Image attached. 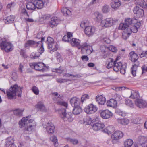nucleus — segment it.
Returning <instances> with one entry per match:
<instances>
[{"label":"nucleus","instance_id":"43","mask_svg":"<svg viewBox=\"0 0 147 147\" xmlns=\"http://www.w3.org/2000/svg\"><path fill=\"white\" fill-rule=\"evenodd\" d=\"M50 140L53 142L54 144L55 147L58 146L57 139V137L55 136H53L50 137Z\"/></svg>","mask_w":147,"mask_h":147},{"label":"nucleus","instance_id":"32","mask_svg":"<svg viewBox=\"0 0 147 147\" xmlns=\"http://www.w3.org/2000/svg\"><path fill=\"white\" fill-rule=\"evenodd\" d=\"M14 20V17L13 15H10L5 18L4 22L6 24L13 23Z\"/></svg>","mask_w":147,"mask_h":147},{"label":"nucleus","instance_id":"57","mask_svg":"<svg viewBox=\"0 0 147 147\" xmlns=\"http://www.w3.org/2000/svg\"><path fill=\"white\" fill-rule=\"evenodd\" d=\"M16 4L14 2H11V3H8L6 6L7 9H11L13 8L15 6Z\"/></svg>","mask_w":147,"mask_h":147},{"label":"nucleus","instance_id":"23","mask_svg":"<svg viewBox=\"0 0 147 147\" xmlns=\"http://www.w3.org/2000/svg\"><path fill=\"white\" fill-rule=\"evenodd\" d=\"M70 102L72 106L77 107L79 105L80 99L76 97H73L70 99Z\"/></svg>","mask_w":147,"mask_h":147},{"label":"nucleus","instance_id":"52","mask_svg":"<svg viewBox=\"0 0 147 147\" xmlns=\"http://www.w3.org/2000/svg\"><path fill=\"white\" fill-rule=\"evenodd\" d=\"M125 103L127 106L133 108L134 106V103L132 101L129 100H125Z\"/></svg>","mask_w":147,"mask_h":147},{"label":"nucleus","instance_id":"34","mask_svg":"<svg viewBox=\"0 0 147 147\" xmlns=\"http://www.w3.org/2000/svg\"><path fill=\"white\" fill-rule=\"evenodd\" d=\"M131 94L129 97L133 99H135L138 97L139 96L138 91L135 90H132L131 91Z\"/></svg>","mask_w":147,"mask_h":147},{"label":"nucleus","instance_id":"54","mask_svg":"<svg viewBox=\"0 0 147 147\" xmlns=\"http://www.w3.org/2000/svg\"><path fill=\"white\" fill-rule=\"evenodd\" d=\"M32 90L36 95H38L39 93V90L38 88L35 86H33L32 88Z\"/></svg>","mask_w":147,"mask_h":147},{"label":"nucleus","instance_id":"16","mask_svg":"<svg viewBox=\"0 0 147 147\" xmlns=\"http://www.w3.org/2000/svg\"><path fill=\"white\" fill-rule=\"evenodd\" d=\"M39 44V42H37L31 40H29L27 41L25 45V47L28 49L31 47H35L38 46Z\"/></svg>","mask_w":147,"mask_h":147},{"label":"nucleus","instance_id":"29","mask_svg":"<svg viewBox=\"0 0 147 147\" xmlns=\"http://www.w3.org/2000/svg\"><path fill=\"white\" fill-rule=\"evenodd\" d=\"M114 61L112 58H109L107 59L106 64H107L106 67L107 69H110L112 67H113Z\"/></svg>","mask_w":147,"mask_h":147},{"label":"nucleus","instance_id":"60","mask_svg":"<svg viewBox=\"0 0 147 147\" xmlns=\"http://www.w3.org/2000/svg\"><path fill=\"white\" fill-rule=\"evenodd\" d=\"M71 39V38H69L67 35L64 36L62 38L63 41L69 42H70Z\"/></svg>","mask_w":147,"mask_h":147},{"label":"nucleus","instance_id":"62","mask_svg":"<svg viewBox=\"0 0 147 147\" xmlns=\"http://www.w3.org/2000/svg\"><path fill=\"white\" fill-rule=\"evenodd\" d=\"M124 65H122L120 69L119 70L120 71V72L121 74H124L125 73V67H124Z\"/></svg>","mask_w":147,"mask_h":147},{"label":"nucleus","instance_id":"20","mask_svg":"<svg viewBox=\"0 0 147 147\" xmlns=\"http://www.w3.org/2000/svg\"><path fill=\"white\" fill-rule=\"evenodd\" d=\"M104 124L101 121H99L98 122L94 123L92 126L94 130L97 131L101 129L104 127Z\"/></svg>","mask_w":147,"mask_h":147},{"label":"nucleus","instance_id":"39","mask_svg":"<svg viewBox=\"0 0 147 147\" xmlns=\"http://www.w3.org/2000/svg\"><path fill=\"white\" fill-rule=\"evenodd\" d=\"M134 22L135 24H133V28H134V30H133V32L134 33H136L138 31V29L141 26V24L140 22H136V21H134Z\"/></svg>","mask_w":147,"mask_h":147},{"label":"nucleus","instance_id":"56","mask_svg":"<svg viewBox=\"0 0 147 147\" xmlns=\"http://www.w3.org/2000/svg\"><path fill=\"white\" fill-rule=\"evenodd\" d=\"M64 69H63L62 67H60L59 68L54 69L53 71L60 74L62 73Z\"/></svg>","mask_w":147,"mask_h":147},{"label":"nucleus","instance_id":"35","mask_svg":"<svg viewBox=\"0 0 147 147\" xmlns=\"http://www.w3.org/2000/svg\"><path fill=\"white\" fill-rule=\"evenodd\" d=\"M114 129L112 126H109L105 128L104 131L107 133L108 135L111 134L114 131Z\"/></svg>","mask_w":147,"mask_h":147},{"label":"nucleus","instance_id":"46","mask_svg":"<svg viewBox=\"0 0 147 147\" xmlns=\"http://www.w3.org/2000/svg\"><path fill=\"white\" fill-rule=\"evenodd\" d=\"M110 10L109 6L107 5H105L102 7V11L104 13L108 12Z\"/></svg>","mask_w":147,"mask_h":147},{"label":"nucleus","instance_id":"41","mask_svg":"<svg viewBox=\"0 0 147 147\" xmlns=\"http://www.w3.org/2000/svg\"><path fill=\"white\" fill-rule=\"evenodd\" d=\"M133 143V140L131 139H127L124 142V147H131Z\"/></svg>","mask_w":147,"mask_h":147},{"label":"nucleus","instance_id":"2","mask_svg":"<svg viewBox=\"0 0 147 147\" xmlns=\"http://www.w3.org/2000/svg\"><path fill=\"white\" fill-rule=\"evenodd\" d=\"M30 116H28L24 117L19 122L20 127V128L25 127L26 131L29 132L34 130L36 125V123L33 119H29Z\"/></svg>","mask_w":147,"mask_h":147},{"label":"nucleus","instance_id":"31","mask_svg":"<svg viewBox=\"0 0 147 147\" xmlns=\"http://www.w3.org/2000/svg\"><path fill=\"white\" fill-rule=\"evenodd\" d=\"M135 3L143 8H145L146 7V3L144 0H136Z\"/></svg>","mask_w":147,"mask_h":147},{"label":"nucleus","instance_id":"59","mask_svg":"<svg viewBox=\"0 0 147 147\" xmlns=\"http://www.w3.org/2000/svg\"><path fill=\"white\" fill-rule=\"evenodd\" d=\"M40 54L35 53H32L31 55H30V57L31 58L34 59H36L38 58L39 57Z\"/></svg>","mask_w":147,"mask_h":147},{"label":"nucleus","instance_id":"42","mask_svg":"<svg viewBox=\"0 0 147 147\" xmlns=\"http://www.w3.org/2000/svg\"><path fill=\"white\" fill-rule=\"evenodd\" d=\"M94 15L96 18V20L97 21L102 20V16L101 14L98 12H96L94 13Z\"/></svg>","mask_w":147,"mask_h":147},{"label":"nucleus","instance_id":"11","mask_svg":"<svg viewBox=\"0 0 147 147\" xmlns=\"http://www.w3.org/2000/svg\"><path fill=\"white\" fill-rule=\"evenodd\" d=\"M97 107L92 104H90L87 106L84 110L87 114H92L95 112L97 110Z\"/></svg>","mask_w":147,"mask_h":147},{"label":"nucleus","instance_id":"30","mask_svg":"<svg viewBox=\"0 0 147 147\" xmlns=\"http://www.w3.org/2000/svg\"><path fill=\"white\" fill-rule=\"evenodd\" d=\"M13 138L11 136L8 137L6 140L5 146L6 147H9L10 145L14 144Z\"/></svg>","mask_w":147,"mask_h":147},{"label":"nucleus","instance_id":"40","mask_svg":"<svg viewBox=\"0 0 147 147\" xmlns=\"http://www.w3.org/2000/svg\"><path fill=\"white\" fill-rule=\"evenodd\" d=\"M61 11L64 16H70L71 14V11L65 7H63L61 9Z\"/></svg>","mask_w":147,"mask_h":147},{"label":"nucleus","instance_id":"48","mask_svg":"<svg viewBox=\"0 0 147 147\" xmlns=\"http://www.w3.org/2000/svg\"><path fill=\"white\" fill-rule=\"evenodd\" d=\"M67 141L74 145L77 144L78 143V140L75 139L68 138L67 139Z\"/></svg>","mask_w":147,"mask_h":147},{"label":"nucleus","instance_id":"44","mask_svg":"<svg viewBox=\"0 0 147 147\" xmlns=\"http://www.w3.org/2000/svg\"><path fill=\"white\" fill-rule=\"evenodd\" d=\"M90 96L87 94H85L82 95L81 99V102L83 103L84 101L89 99Z\"/></svg>","mask_w":147,"mask_h":147},{"label":"nucleus","instance_id":"49","mask_svg":"<svg viewBox=\"0 0 147 147\" xmlns=\"http://www.w3.org/2000/svg\"><path fill=\"white\" fill-rule=\"evenodd\" d=\"M56 81L58 83H62L69 81L70 80L67 79H63L61 78H57L56 79Z\"/></svg>","mask_w":147,"mask_h":147},{"label":"nucleus","instance_id":"27","mask_svg":"<svg viewBox=\"0 0 147 147\" xmlns=\"http://www.w3.org/2000/svg\"><path fill=\"white\" fill-rule=\"evenodd\" d=\"M138 144L140 145L145 146V144L147 142V137L144 136H140L138 138Z\"/></svg>","mask_w":147,"mask_h":147},{"label":"nucleus","instance_id":"22","mask_svg":"<svg viewBox=\"0 0 147 147\" xmlns=\"http://www.w3.org/2000/svg\"><path fill=\"white\" fill-rule=\"evenodd\" d=\"M129 59L133 62H136L138 59V55L134 51L130 52L129 55Z\"/></svg>","mask_w":147,"mask_h":147},{"label":"nucleus","instance_id":"7","mask_svg":"<svg viewBox=\"0 0 147 147\" xmlns=\"http://www.w3.org/2000/svg\"><path fill=\"white\" fill-rule=\"evenodd\" d=\"M118 19L111 18H108L102 20L101 24L106 27H110L115 24L118 21Z\"/></svg>","mask_w":147,"mask_h":147},{"label":"nucleus","instance_id":"18","mask_svg":"<svg viewBox=\"0 0 147 147\" xmlns=\"http://www.w3.org/2000/svg\"><path fill=\"white\" fill-rule=\"evenodd\" d=\"M123 136V134L122 132L121 131H117L112 135L111 137L113 140H117L122 138Z\"/></svg>","mask_w":147,"mask_h":147},{"label":"nucleus","instance_id":"58","mask_svg":"<svg viewBox=\"0 0 147 147\" xmlns=\"http://www.w3.org/2000/svg\"><path fill=\"white\" fill-rule=\"evenodd\" d=\"M124 30L125 31H126V32L131 33V32H133V30H134V28L133 26L132 28L131 26H129L127 27L126 29Z\"/></svg>","mask_w":147,"mask_h":147},{"label":"nucleus","instance_id":"38","mask_svg":"<svg viewBox=\"0 0 147 147\" xmlns=\"http://www.w3.org/2000/svg\"><path fill=\"white\" fill-rule=\"evenodd\" d=\"M26 7L27 9L30 10H33L36 9L35 4L32 2L28 3Z\"/></svg>","mask_w":147,"mask_h":147},{"label":"nucleus","instance_id":"51","mask_svg":"<svg viewBox=\"0 0 147 147\" xmlns=\"http://www.w3.org/2000/svg\"><path fill=\"white\" fill-rule=\"evenodd\" d=\"M84 123L85 125H90L91 124V120L89 117L85 118L83 119Z\"/></svg>","mask_w":147,"mask_h":147},{"label":"nucleus","instance_id":"25","mask_svg":"<svg viewBox=\"0 0 147 147\" xmlns=\"http://www.w3.org/2000/svg\"><path fill=\"white\" fill-rule=\"evenodd\" d=\"M36 107L38 110L42 112H46L47 109L43 103L42 102H38L36 105Z\"/></svg>","mask_w":147,"mask_h":147},{"label":"nucleus","instance_id":"15","mask_svg":"<svg viewBox=\"0 0 147 147\" xmlns=\"http://www.w3.org/2000/svg\"><path fill=\"white\" fill-rule=\"evenodd\" d=\"M46 129L49 134H53L54 132L55 127L51 121H49L46 124Z\"/></svg>","mask_w":147,"mask_h":147},{"label":"nucleus","instance_id":"26","mask_svg":"<svg viewBox=\"0 0 147 147\" xmlns=\"http://www.w3.org/2000/svg\"><path fill=\"white\" fill-rule=\"evenodd\" d=\"M122 65V63L121 62H117V60H116L114 61L113 67V70L116 72L118 71Z\"/></svg>","mask_w":147,"mask_h":147},{"label":"nucleus","instance_id":"6","mask_svg":"<svg viewBox=\"0 0 147 147\" xmlns=\"http://www.w3.org/2000/svg\"><path fill=\"white\" fill-rule=\"evenodd\" d=\"M47 43L48 45V47L49 49H51L50 53H53L56 51L58 48V45L56 43H55L53 38L50 37H48L47 38Z\"/></svg>","mask_w":147,"mask_h":147},{"label":"nucleus","instance_id":"64","mask_svg":"<svg viewBox=\"0 0 147 147\" xmlns=\"http://www.w3.org/2000/svg\"><path fill=\"white\" fill-rule=\"evenodd\" d=\"M147 55V51H144L142 52L140 55V57L141 58L146 56Z\"/></svg>","mask_w":147,"mask_h":147},{"label":"nucleus","instance_id":"47","mask_svg":"<svg viewBox=\"0 0 147 147\" xmlns=\"http://www.w3.org/2000/svg\"><path fill=\"white\" fill-rule=\"evenodd\" d=\"M113 98L115 99V100L117 102V101H120L122 99L121 95L118 94H114Z\"/></svg>","mask_w":147,"mask_h":147},{"label":"nucleus","instance_id":"24","mask_svg":"<svg viewBox=\"0 0 147 147\" xmlns=\"http://www.w3.org/2000/svg\"><path fill=\"white\" fill-rule=\"evenodd\" d=\"M108 107L115 108L117 107V103L114 98H111L106 103Z\"/></svg>","mask_w":147,"mask_h":147},{"label":"nucleus","instance_id":"61","mask_svg":"<svg viewBox=\"0 0 147 147\" xmlns=\"http://www.w3.org/2000/svg\"><path fill=\"white\" fill-rule=\"evenodd\" d=\"M109 49L111 51L114 52H116L117 51V48L113 46H111L109 47Z\"/></svg>","mask_w":147,"mask_h":147},{"label":"nucleus","instance_id":"53","mask_svg":"<svg viewBox=\"0 0 147 147\" xmlns=\"http://www.w3.org/2000/svg\"><path fill=\"white\" fill-rule=\"evenodd\" d=\"M130 34L131 33L126 32V31H124L123 33V38L124 39L126 40L129 37Z\"/></svg>","mask_w":147,"mask_h":147},{"label":"nucleus","instance_id":"8","mask_svg":"<svg viewBox=\"0 0 147 147\" xmlns=\"http://www.w3.org/2000/svg\"><path fill=\"white\" fill-rule=\"evenodd\" d=\"M136 21L135 19H131L130 18L126 19L125 20V22L124 23H121L118 29L119 30H125L127 27L131 26H132V24H135L134 21Z\"/></svg>","mask_w":147,"mask_h":147},{"label":"nucleus","instance_id":"33","mask_svg":"<svg viewBox=\"0 0 147 147\" xmlns=\"http://www.w3.org/2000/svg\"><path fill=\"white\" fill-rule=\"evenodd\" d=\"M74 107V108L73 110V113L74 115H78L82 112V109L79 105L77 106V107Z\"/></svg>","mask_w":147,"mask_h":147},{"label":"nucleus","instance_id":"36","mask_svg":"<svg viewBox=\"0 0 147 147\" xmlns=\"http://www.w3.org/2000/svg\"><path fill=\"white\" fill-rule=\"evenodd\" d=\"M43 3L42 0H36V4H35L36 8L41 9L43 7Z\"/></svg>","mask_w":147,"mask_h":147},{"label":"nucleus","instance_id":"55","mask_svg":"<svg viewBox=\"0 0 147 147\" xmlns=\"http://www.w3.org/2000/svg\"><path fill=\"white\" fill-rule=\"evenodd\" d=\"M115 113L123 117H124L126 115L125 113L119 109H117L115 111Z\"/></svg>","mask_w":147,"mask_h":147},{"label":"nucleus","instance_id":"50","mask_svg":"<svg viewBox=\"0 0 147 147\" xmlns=\"http://www.w3.org/2000/svg\"><path fill=\"white\" fill-rule=\"evenodd\" d=\"M88 21L85 20L82 21L80 24V26L82 28H85L87 26H88Z\"/></svg>","mask_w":147,"mask_h":147},{"label":"nucleus","instance_id":"9","mask_svg":"<svg viewBox=\"0 0 147 147\" xmlns=\"http://www.w3.org/2000/svg\"><path fill=\"white\" fill-rule=\"evenodd\" d=\"M1 49L5 50L6 52L11 51L13 49V45L10 42L6 41H3L0 44Z\"/></svg>","mask_w":147,"mask_h":147},{"label":"nucleus","instance_id":"28","mask_svg":"<svg viewBox=\"0 0 147 147\" xmlns=\"http://www.w3.org/2000/svg\"><path fill=\"white\" fill-rule=\"evenodd\" d=\"M96 99L98 104L102 105H104L106 102L105 97H103L102 95H98L96 96Z\"/></svg>","mask_w":147,"mask_h":147},{"label":"nucleus","instance_id":"1","mask_svg":"<svg viewBox=\"0 0 147 147\" xmlns=\"http://www.w3.org/2000/svg\"><path fill=\"white\" fill-rule=\"evenodd\" d=\"M70 42L72 46L77 47L79 49H81V53L82 54H90L92 52V47L86 42L80 45V40L75 38L71 39Z\"/></svg>","mask_w":147,"mask_h":147},{"label":"nucleus","instance_id":"19","mask_svg":"<svg viewBox=\"0 0 147 147\" xmlns=\"http://www.w3.org/2000/svg\"><path fill=\"white\" fill-rule=\"evenodd\" d=\"M59 21V20L57 17H53L51 18L49 24L51 27L53 28L57 25Z\"/></svg>","mask_w":147,"mask_h":147},{"label":"nucleus","instance_id":"14","mask_svg":"<svg viewBox=\"0 0 147 147\" xmlns=\"http://www.w3.org/2000/svg\"><path fill=\"white\" fill-rule=\"evenodd\" d=\"M135 104L139 108H144L147 107V102L141 99H137L135 101Z\"/></svg>","mask_w":147,"mask_h":147},{"label":"nucleus","instance_id":"13","mask_svg":"<svg viewBox=\"0 0 147 147\" xmlns=\"http://www.w3.org/2000/svg\"><path fill=\"white\" fill-rule=\"evenodd\" d=\"M113 113L108 110H105L101 111L100 113V116L103 119H107L113 116Z\"/></svg>","mask_w":147,"mask_h":147},{"label":"nucleus","instance_id":"21","mask_svg":"<svg viewBox=\"0 0 147 147\" xmlns=\"http://www.w3.org/2000/svg\"><path fill=\"white\" fill-rule=\"evenodd\" d=\"M121 3L119 0H112L111 2V6L112 8L117 9L120 6Z\"/></svg>","mask_w":147,"mask_h":147},{"label":"nucleus","instance_id":"17","mask_svg":"<svg viewBox=\"0 0 147 147\" xmlns=\"http://www.w3.org/2000/svg\"><path fill=\"white\" fill-rule=\"evenodd\" d=\"M133 12L134 13L136 14V16L138 18L142 17L144 14L143 10L137 6L134 8Z\"/></svg>","mask_w":147,"mask_h":147},{"label":"nucleus","instance_id":"10","mask_svg":"<svg viewBox=\"0 0 147 147\" xmlns=\"http://www.w3.org/2000/svg\"><path fill=\"white\" fill-rule=\"evenodd\" d=\"M53 94L55 96L53 98L54 100L56 102L58 105H61L65 107L67 106V103L63 101V97L60 95L58 96V93L57 92H54Z\"/></svg>","mask_w":147,"mask_h":147},{"label":"nucleus","instance_id":"4","mask_svg":"<svg viewBox=\"0 0 147 147\" xmlns=\"http://www.w3.org/2000/svg\"><path fill=\"white\" fill-rule=\"evenodd\" d=\"M64 108H61L59 110V113L61 117L64 120V121H69L71 122L72 121L71 114V113H66V108L67 107H65L63 106Z\"/></svg>","mask_w":147,"mask_h":147},{"label":"nucleus","instance_id":"12","mask_svg":"<svg viewBox=\"0 0 147 147\" xmlns=\"http://www.w3.org/2000/svg\"><path fill=\"white\" fill-rule=\"evenodd\" d=\"M95 31V28L94 27L91 26H87L84 29L85 34L89 36L92 35Z\"/></svg>","mask_w":147,"mask_h":147},{"label":"nucleus","instance_id":"5","mask_svg":"<svg viewBox=\"0 0 147 147\" xmlns=\"http://www.w3.org/2000/svg\"><path fill=\"white\" fill-rule=\"evenodd\" d=\"M30 65L32 68H34L36 70L42 72L47 71L49 68V66H45L44 63L41 62L30 63Z\"/></svg>","mask_w":147,"mask_h":147},{"label":"nucleus","instance_id":"37","mask_svg":"<svg viewBox=\"0 0 147 147\" xmlns=\"http://www.w3.org/2000/svg\"><path fill=\"white\" fill-rule=\"evenodd\" d=\"M24 111V109H17L13 111V113L16 116L18 117H21L22 115V113Z\"/></svg>","mask_w":147,"mask_h":147},{"label":"nucleus","instance_id":"63","mask_svg":"<svg viewBox=\"0 0 147 147\" xmlns=\"http://www.w3.org/2000/svg\"><path fill=\"white\" fill-rule=\"evenodd\" d=\"M11 77L12 79L14 81H16L17 79V76L15 72L12 73L11 75Z\"/></svg>","mask_w":147,"mask_h":147},{"label":"nucleus","instance_id":"45","mask_svg":"<svg viewBox=\"0 0 147 147\" xmlns=\"http://www.w3.org/2000/svg\"><path fill=\"white\" fill-rule=\"evenodd\" d=\"M119 122L122 125H127L129 123V121L127 119H123L119 120Z\"/></svg>","mask_w":147,"mask_h":147},{"label":"nucleus","instance_id":"3","mask_svg":"<svg viewBox=\"0 0 147 147\" xmlns=\"http://www.w3.org/2000/svg\"><path fill=\"white\" fill-rule=\"evenodd\" d=\"M22 87H20L17 84L11 86L9 89L7 90L6 94L8 98L9 99H12L15 96L16 94H18V96L20 97L22 93Z\"/></svg>","mask_w":147,"mask_h":147}]
</instances>
